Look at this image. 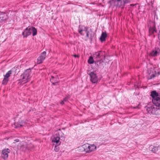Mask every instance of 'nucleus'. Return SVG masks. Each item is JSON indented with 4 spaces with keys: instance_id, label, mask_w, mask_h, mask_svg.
I'll use <instances>...</instances> for the list:
<instances>
[{
    "instance_id": "f257e3e1",
    "label": "nucleus",
    "mask_w": 160,
    "mask_h": 160,
    "mask_svg": "<svg viewBox=\"0 0 160 160\" xmlns=\"http://www.w3.org/2000/svg\"><path fill=\"white\" fill-rule=\"evenodd\" d=\"M88 28L87 27L82 26L81 27H79L78 29V32L81 35L83 36L84 33L83 32L85 31L86 33V37L89 38L91 41L94 37V34L91 31H89L88 30Z\"/></svg>"
},
{
    "instance_id": "f03ea898",
    "label": "nucleus",
    "mask_w": 160,
    "mask_h": 160,
    "mask_svg": "<svg viewBox=\"0 0 160 160\" xmlns=\"http://www.w3.org/2000/svg\"><path fill=\"white\" fill-rule=\"evenodd\" d=\"M79 148L81 152L84 151L87 153H89L95 150L96 148V147L94 144L90 145L87 143L79 147Z\"/></svg>"
},
{
    "instance_id": "7ed1b4c3",
    "label": "nucleus",
    "mask_w": 160,
    "mask_h": 160,
    "mask_svg": "<svg viewBox=\"0 0 160 160\" xmlns=\"http://www.w3.org/2000/svg\"><path fill=\"white\" fill-rule=\"evenodd\" d=\"M31 71L30 69L26 70L21 76L22 78L21 79V81L23 82L24 83L27 82L31 77Z\"/></svg>"
},
{
    "instance_id": "20e7f679",
    "label": "nucleus",
    "mask_w": 160,
    "mask_h": 160,
    "mask_svg": "<svg viewBox=\"0 0 160 160\" xmlns=\"http://www.w3.org/2000/svg\"><path fill=\"white\" fill-rule=\"evenodd\" d=\"M147 78L149 79H151L155 77L157 74H159V72H158L157 73L154 68H151L148 70Z\"/></svg>"
},
{
    "instance_id": "39448f33",
    "label": "nucleus",
    "mask_w": 160,
    "mask_h": 160,
    "mask_svg": "<svg viewBox=\"0 0 160 160\" xmlns=\"http://www.w3.org/2000/svg\"><path fill=\"white\" fill-rule=\"evenodd\" d=\"M89 75L90 77V80L92 83H96L99 80L96 74L93 72H90Z\"/></svg>"
},
{
    "instance_id": "423d86ee",
    "label": "nucleus",
    "mask_w": 160,
    "mask_h": 160,
    "mask_svg": "<svg viewBox=\"0 0 160 160\" xmlns=\"http://www.w3.org/2000/svg\"><path fill=\"white\" fill-rule=\"evenodd\" d=\"M132 0H117L118 3L117 7L123 8L126 4L130 3Z\"/></svg>"
},
{
    "instance_id": "0eeeda50",
    "label": "nucleus",
    "mask_w": 160,
    "mask_h": 160,
    "mask_svg": "<svg viewBox=\"0 0 160 160\" xmlns=\"http://www.w3.org/2000/svg\"><path fill=\"white\" fill-rule=\"evenodd\" d=\"M158 109L157 108L153 106L147 107L146 108L147 111L149 114H155L156 112Z\"/></svg>"
},
{
    "instance_id": "6e6552de",
    "label": "nucleus",
    "mask_w": 160,
    "mask_h": 160,
    "mask_svg": "<svg viewBox=\"0 0 160 160\" xmlns=\"http://www.w3.org/2000/svg\"><path fill=\"white\" fill-rule=\"evenodd\" d=\"M10 152V150L8 148L4 149L2 151L1 157L4 160H6L8 157V153Z\"/></svg>"
},
{
    "instance_id": "1a4fd4ad",
    "label": "nucleus",
    "mask_w": 160,
    "mask_h": 160,
    "mask_svg": "<svg viewBox=\"0 0 160 160\" xmlns=\"http://www.w3.org/2000/svg\"><path fill=\"white\" fill-rule=\"evenodd\" d=\"M46 56V52L44 51L40 55V56L37 59V63L38 64H40L42 63L43 61L45 59Z\"/></svg>"
},
{
    "instance_id": "9d476101",
    "label": "nucleus",
    "mask_w": 160,
    "mask_h": 160,
    "mask_svg": "<svg viewBox=\"0 0 160 160\" xmlns=\"http://www.w3.org/2000/svg\"><path fill=\"white\" fill-rule=\"evenodd\" d=\"M160 53L159 48L156 47L153 49L150 53V56L155 57L158 55Z\"/></svg>"
},
{
    "instance_id": "9b49d317",
    "label": "nucleus",
    "mask_w": 160,
    "mask_h": 160,
    "mask_svg": "<svg viewBox=\"0 0 160 160\" xmlns=\"http://www.w3.org/2000/svg\"><path fill=\"white\" fill-rule=\"evenodd\" d=\"M30 26L27 27L22 32V35L23 38H27L31 34Z\"/></svg>"
},
{
    "instance_id": "f8f14e48",
    "label": "nucleus",
    "mask_w": 160,
    "mask_h": 160,
    "mask_svg": "<svg viewBox=\"0 0 160 160\" xmlns=\"http://www.w3.org/2000/svg\"><path fill=\"white\" fill-rule=\"evenodd\" d=\"M60 138L55 133L54 136V138L52 140V142H53V145H59L61 144V142L60 141Z\"/></svg>"
},
{
    "instance_id": "ddd939ff",
    "label": "nucleus",
    "mask_w": 160,
    "mask_h": 160,
    "mask_svg": "<svg viewBox=\"0 0 160 160\" xmlns=\"http://www.w3.org/2000/svg\"><path fill=\"white\" fill-rule=\"evenodd\" d=\"M152 26L149 27L148 26L149 28V32L150 35L153 34L154 32H157V30L156 29L155 24L154 23H152Z\"/></svg>"
},
{
    "instance_id": "4468645a",
    "label": "nucleus",
    "mask_w": 160,
    "mask_h": 160,
    "mask_svg": "<svg viewBox=\"0 0 160 160\" xmlns=\"http://www.w3.org/2000/svg\"><path fill=\"white\" fill-rule=\"evenodd\" d=\"M8 18L7 14L2 12H0V22L7 20Z\"/></svg>"
},
{
    "instance_id": "2eb2a0df",
    "label": "nucleus",
    "mask_w": 160,
    "mask_h": 160,
    "mask_svg": "<svg viewBox=\"0 0 160 160\" xmlns=\"http://www.w3.org/2000/svg\"><path fill=\"white\" fill-rule=\"evenodd\" d=\"M152 102L153 104L156 107H160V98L152 99Z\"/></svg>"
},
{
    "instance_id": "dca6fc26",
    "label": "nucleus",
    "mask_w": 160,
    "mask_h": 160,
    "mask_svg": "<svg viewBox=\"0 0 160 160\" xmlns=\"http://www.w3.org/2000/svg\"><path fill=\"white\" fill-rule=\"evenodd\" d=\"M151 96L152 99H155L159 98L158 93L156 91H153L151 92Z\"/></svg>"
},
{
    "instance_id": "f3484780",
    "label": "nucleus",
    "mask_w": 160,
    "mask_h": 160,
    "mask_svg": "<svg viewBox=\"0 0 160 160\" xmlns=\"http://www.w3.org/2000/svg\"><path fill=\"white\" fill-rule=\"evenodd\" d=\"M58 79L57 77L55 78L53 76H51V78L50 79V81L54 85H56V83L58 82Z\"/></svg>"
},
{
    "instance_id": "a211bd4d",
    "label": "nucleus",
    "mask_w": 160,
    "mask_h": 160,
    "mask_svg": "<svg viewBox=\"0 0 160 160\" xmlns=\"http://www.w3.org/2000/svg\"><path fill=\"white\" fill-rule=\"evenodd\" d=\"M107 34L106 32H102L100 38V40L101 42L105 41Z\"/></svg>"
},
{
    "instance_id": "6ab92c4d",
    "label": "nucleus",
    "mask_w": 160,
    "mask_h": 160,
    "mask_svg": "<svg viewBox=\"0 0 160 160\" xmlns=\"http://www.w3.org/2000/svg\"><path fill=\"white\" fill-rule=\"evenodd\" d=\"M55 133L57 135L60 137V138H64V135L61 131L60 129H59L58 131L56 132Z\"/></svg>"
},
{
    "instance_id": "aec40b11",
    "label": "nucleus",
    "mask_w": 160,
    "mask_h": 160,
    "mask_svg": "<svg viewBox=\"0 0 160 160\" xmlns=\"http://www.w3.org/2000/svg\"><path fill=\"white\" fill-rule=\"evenodd\" d=\"M30 30H31V32H32V35L34 36L36 35L37 34V29L34 27L30 26Z\"/></svg>"
},
{
    "instance_id": "412c9836",
    "label": "nucleus",
    "mask_w": 160,
    "mask_h": 160,
    "mask_svg": "<svg viewBox=\"0 0 160 160\" xmlns=\"http://www.w3.org/2000/svg\"><path fill=\"white\" fill-rule=\"evenodd\" d=\"M152 146H150V149H151V151L154 153L156 152L160 148V147L159 146H154L152 148Z\"/></svg>"
},
{
    "instance_id": "4be33fe9",
    "label": "nucleus",
    "mask_w": 160,
    "mask_h": 160,
    "mask_svg": "<svg viewBox=\"0 0 160 160\" xmlns=\"http://www.w3.org/2000/svg\"><path fill=\"white\" fill-rule=\"evenodd\" d=\"M108 2L110 4H113L116 6L117 5L118 3V2L117 1V0H109Z\"/></svg>"
},
{
    "instance_id": "5701e85b",
    "label": "nucleus",
    "mask_w": 160,
    "mask_h": 160,
    "mask_svg": "<svg viewBox=\"0 0 160 160\" xmlns=\"http://www.w3.org/2000/svg\"><path fill=\"white\" fill-rule=\"evenodd\" d=\"M103 63V62L102 60L99 61L98 60L96 61V63L98 67H101L102 66V64Z\"/></svg>"
},
{
    "instance_id": "b1692460",
    "label": "nucleus",
    "mask_w": 160,
    "mask_h": 160,
    "mask_svg": "<svg viewBox=\"0 0 160 160\" xmlns=\"http://www.w3.org/2000/svg\"><path fill=\"white\" fill-rule=\"evenodd\" d=\"M101 52L98 51L95 53L94 55V57H95L96 58H100L101 55Z\"/></svg>"
},
{
    "instance_id": "393cba45",
    "label": "nucleus",
    "mask_w": 160,
    "mask_h": 160,
    "mask_svg": "<svg viewBox=\"0 0 160 160\" xmlns=\"http://www.w3.org/2000/svg\"><path fill=\"white\" fill-rule=\"evenodd\" d=\"M12 71L11 70L8 71L5 75H4V77L7 78H8L11 74Z\"/></svg>"
},
{
    "instance_id": "a878e982",
    "label": "nucleus",
    "mask_w": 160,
    "mask_h": 160,
    "mask_svg": "<svg viewBox=\"0 0 160 160\" xmlns=\"http://www.w3.org/2000/svg\"><path fill=\"white\" fill-rule=\"evenodd\" d=\"M93 62L94 61L93 57L92 56L90 57L88 60V62L89 64H92L93 63Z\"/></svg>"
},
{
    "instance_id": "bb28decb",
    "label": "nucleus",
    "mask_w": 160,
    "mask_h": 160,
    "mask_svg": "<svg viewBox=\"0 0 160 160\" xmlns=\"http://www.w3.org/2000/svg\"><path fill=\"white\" fill-rule=\"evenodd\" d=\"M33 145L31 143L28 145L26 147V149L28 150H30L33 147Z\"/></svg>"
},
{
    "instance_id": "cd10ccee",
    "label": "nucleus",
    "mask_w": 160,
    "mask_h": 160,
    "mask_svg": "<svg viewBox=\"0 0 160 160\" xmlns=\"http://www.w3.org/2000/svg\"><path fill=\"white\" fill-rule=\"evenodd\" d=\"M8 81V79L4 77L2 82V84H6Z\"/></svg>"
},
{
    "instance_id": "c85d7f7f",
    "label": "nucleus",
    "mask_w": 160,
    "mask_h": 160,
    "mask_svg": "<svg viewBox=\"0 0 160 160\" xmlns=\"http://www.w3.org/2000/svg\"><path fill=\"white\" fill-rule=\"evenodd\" d=\"M70 96L69 95H68L66 97L64 98L62 100L64 102H66L67 101L68 99V98H70Z\"/></svg>"
},
{
    "instance_id": "c756f323",
    "label": "nucleus",
    "mask_w": 160,
    "mask_h": 160,
    "mask_svg": "<svg viewBox=\"0 0 160 160\" xmlns=\"http://www.w3.org/2000/svg\"><path fill=\"white\" fill-rule=\"evenodd\" d=\"M54 150L55 152H58L59 150V148L58 147L59 145H54Z\"/></svg>"
},
{
    "instance_id": "7c9ffc66",
    "label": "nucleus",
    "mask_w": 160,
    "mask_h": 160,
    "mask_svg": "<svg viewBox=\"0 0 160 160\" xmlns=\"http://www.w3.org/2000/svg\"><path fill=\"white\" fill-rule=\"evenodd\" d=\"M14 125L15 126V128H17L19 127H21L22 126V125L21 124H18L16 123H15Z\"/></svg>"
},
{
    "instance_id": "2f4dec72",
    "label": "nucleus",
    "mask_w": 160,
    "mask_h": 160,
    "mask_svg": "<svg viewBox=\"0 0 160 160\" xmlns=\"http://www.w3.org/2000/svg\"><path fill=\"white\" fill-rule=\"evenodd\" d=\"M73 56L75 58L79 57V56L76 54H74L73 55Z\"/></svg>"
},
{
    "instance_id": "473e14b6",
    "label": "nucleus",
    "mask_w": 160,
    "mask_h": 160,
    "mask_svg": "<svg viewBox=\"0 0 160 160\" xmlns=\"http://www.w3.org/2000/svg\"><path fill=\"white\" fill-rule=\"evenodd\" d=\"M137 4H138V3H136V4H130V6H134L135 5H136Z\"/></svg>"
},
{
    "instance_id": "72a5a7b5",
    "label": "nucleus",
    "mask_w": 160,
    "mask_h": 160,
    "mask_svg": "<svg viewBox=\"0 0 160 160\" xmlns=\"http://www.w3.org/2000/svg\"><path fill=\"white\" fill-rule=\"evenodd\" d=\"M64 102L63 100H62L61 102V104L62 105L64 104Z\"/></svg>"
},
{
    "instance_id": "f704fd0d",
    "label": "nucleus",
    "mask_w": 160,
    "mask_h": 160,
    "mask_svg": "<svg viewBox=\"0 0 160 160\" xmlns=\"http://www.w3.org/2000/svg\"><path fill=\"white\" fill-rule=\"evenodd\" d=\"M14 141L16 142H19V140L18 139H16L14 140Z\"/></svg>"
},
{
    "instance_id": "c9c22d12",
    "label": "nucleus",
    "mask_w": 160,
    "mask_h": 160,
    "mask_svg": "<svg viewBox=\"0 0 160 160\" xmlns=\"http://www.w3.org/2000/svg\"><path fill=\"white\" fill-rule=\"evenodd\" d=\"M133 108H134V109H136V108H138V106H137V107H132Z\"/></svg>"
}]
</instances>
